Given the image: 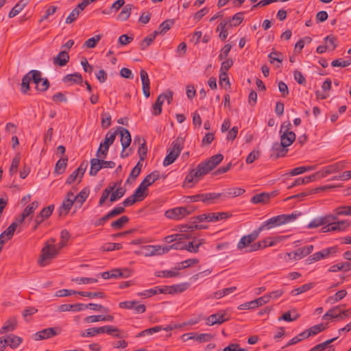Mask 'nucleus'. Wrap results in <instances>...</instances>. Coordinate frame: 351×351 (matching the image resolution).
Here are the masks:
<instances>
[{
  "label": "nucleus",
  "mask_w": 351,
  "mask_h": 351,
  "mask_svg": "<svg viewBox=\"0 0 351 351\" xmlns=\"http://www.w3.org/2000/svg\"><path fill=\"white\" fill-rule=\"evenodd\" d=\"M212 170L213 169L206 161L202 162L197 165L195 169H192L186 176L184 183L185 185H187L188 187L191 188L202 177L206 175Z\"/></svg>",
  "instance_id": "obj_1"
},
{
  "label": "nucleus",
  "mask_w": 351,
  "mask_h": 351,
  "mask_svg": "<svg viewBox=\"0 0 351 351\" xmlns=\"http://www.w3.org/2000/svg\"><path fill=\"white\" fill-rule=\"evenodd\" d=\"M182 148L183 140L182 138L178 137L172 142L171 146L167 149V155L164 159L163 165L167 167L173 163L180 156Z\"/></svg>",
  "instance_id": "obj_2"
},
{
  "label": "nucleus",
  "mask_w": 351,
  "mask_h": 351,
  "mask_svg": "<svg viewBox=\"0 0 351 351\" xmlns=\"http://www.w3.org/2000/svg\"><path fill=\"white\" fill-rule=\"evenodd\" d=\"M194 210L195 208L192 206L187 207L180 206L167 210L165 215L170 219L180 220L193 213Z\"/></svg>",
  "instance_id": "obj_3"
},
{
  "label": "nucleus",
  "mask_w": 351,
  "mask_h": 351,
  "mask_svg": "<svg viewBox=\"0 0 351 351\" xmlns=\"http://www.w3.org/2000/svg\"><path fill=\"white\" fill-rule=\"evenodd\" d=\"M58 254V250L54 245L46 243L45 246L42 249L41 255L38 263L40 266H45L47 264V261L54 258Z\"/></svg>",
  "instance_id": "obj_4"
},
{
  "label": "nucleus",
  "mask_w": 351,
  "mask_h": 351,
  "mask_svg": "<svg viewBox=\"0 0 351 351\" xmlns=\"http://www.w3.org/2000/svg\"><path fill=\"white\" fill-rule=\"evenodd\" d=\"M337 251V247H330L323 249L322 251L316 252L309 256L306 259V262L307 264H312L314 262H317L322 258L328 257L330 254H335Z\"/></svg>",
  "instance_id": "obj_5"
},
{
  "label": "nucleus",
  "mask_w": 351,
  "mask_h": 351,
  "mask_svg": "<svg viewBox=\"0 0 351 351\" xmlns=\"http://www.w3.org/2000/svg\"><path fill=\"white\" fill-rule=\"evenodd\" d=\"M221 193H201L188 197L191 202L197 201H202L207 204H213L214 200L220 197Z\"/></svg>",
  "instance_id": "obj_6"
},
{
  "label": "nucleus",
  "mask_w": 351,
  "mask_h": 351,
  "mask_svg": "<svg viewBox=\"0 0 351 351\" xmlns=\"http://www.w3.org/2000/svg\"><path fill=\"white\" fill-rule=\"evenodd\" d=\"M280 241V238L277 237L275 239H271L270 237L266 238L262 241H260L257 243H254L250 245V247L248 250H245V252H252L257 251L261 248H265L267 246H274Z\"/></svg>",
  "instance_id": "obj_7"
},
{
  "label": "nucleus",
  "mask_w": 351,
  "mask_h": 351,
  "mask_svg": "<svg viewBox=\"0 0 351 351\" xmlns=\"http://www.w3.org/2000/svg\"><path fill=\"white\" fill-rule=\"evenodd\" d=\"M260 232L256 229L252 231L250 234L247 235L243 236L239 243H237V248L239 250H242L247 247H250V244L254 241L259 236Z\"/></svg>",
  "instance_id": "obj_8"
},
{
  "label": "nucleus",
  "mask_w": 351,
  "mask_h": 351,
  "mask_svg": "<svg viewBox=\"0 0 351 351\" xmlns=\"http://www.w3.org/2000/svg\"><path fill=\"white\" fill-rule=\"evenodd\" d=\"M348 163V162L342 160L323 167L321 169L322 173H323V177L325 178L331 173L343 170L346 168Z\"/></svg>",
  "instance_id": "obj_9"
},
{
  "label": "nucleus",
  "mask_w": 351,
  "mask_h": 351,
  "mask_svg": "<svg viewBox=\"0 0 351 351\" xmlns=\"http://www.w3.org/2000/svg\"><path fill=\"white\" fill-rule=\"evenodd\" d=\"M60 332L59 328H47L40 331L36 332L34 335V339L35 341H40L42 339H46L54 336H56Z\"/></svg>",
  "instance_id": "obj_10"
},
{
  "label": "nucleus",
  "mask_w": 351,
  "mask_h": 351,
  "mask_svg": "<svg viewBox=\"0 0 351 351\" xmlns=\"http://www.w3.org/2000/svg\"><path fill=\"white\" fill-rule=\"evenodd\" d=\"M282 219L283 218L281 217V215L271 217L268 220L264 221L257 230L261 233V231H263L265 229L269 230L274 227L283 225Z\"/></svg>",
  "instance_id": "obj_11"
},
{
  "label": "nucleus",
  "mask_w": 351,
  "mask_h": 351,
  "mask_svg": "<svg viewBox=\"0 0 351 351\" xmlns=\"http://www.w3.org/2000/svg\"><path fill=\"white\" fill-rule=\"evenodd\" d=\"M267 303V297L262 296L252 301L245 302L239 306V308L241 310L252 309L258 306H263Z\"/></svg>",
  "instance_id": "obj_12"
},
{
  "label": "nucleus",
  "mask_w": 351,
  "mask_h": 351,
  "mask_svg": "<svg viewBox=\"0 0 351 351\" xmlns=\"http://www.w3.org/2000/svg\"><path fill=\"white\" fill-rule=\"evenodd\" d=\"M117 131L121 135V145L123 147V152H124L131 143V135L129 130L123 127H118Z\"/></svg>",
  "instance_id": "obj_13"
},
{
  "label": "nucleus",
  "mask_w": 351,
  "mask_h": 351,
  "mask_svg": "<svg viewBox=\"0 0 351 351\" xmlns=\"http://www.w3.org/2000/svg\"><path fill=\"white\" fill-rule=\"evenodd\" d=\"M140 77L142 82L143 93L146 98H148L150 96V82L148 74L145 70L141 69Z\"/></svg>",
  "instance_id": "obj_14"
},
{
  "label": "nucleus",
  "mask_w": 351,
  "mask_h": 351,
  "mask_svg": "<svg viewBox=\"0 0 351 351\" xmlns=\"http://www.w3.org/2000/svg\"><path fill=\"white\" fill-rule=\"evenodd\" d=\"M226 315V313H217L213 314L206 318V324L208 326H213L214 324H221L228 319V318L225 317Z\"/></svg>",
  "instance_id": "obj_15"
},
{
  "label": "nucleus",
  "mask_w": 351,
  "mask_h": 351,
  "mask_svg": "<svg viewBox=\"0 0 351 351\" xmlns=\"http://www.w3.org/2000/svg\"><path fill=\"white\" fill-rule=\"evenodd\" d=\"M121 180L117 182H111L110 183L106 188L103 191L100 197L99 201V206H101L104 205L106 199L108 198L109 195H110L111 192L114 190V189L118 186L121 185Z\"/></svg>",
  "instance_id": "obj_16"
},
{
  "label": "nucleus",
  "mask_w": 351,
  "mask_h": 351,
  "mask_svg": "<svg viewBox=\"0 0 351 351\" xmlns=\"http://www.w3.org/2000/svg\"><path fill=\"white\" fill-rule=\"evenodd\" d=\"M168 289L169 288L167 286L163 287H155L153 289L143 291V292L138 293L137 294L138 295L143 296L144 298H150L156 294L167 293Z\"/></svg>",
  "instance_id": "obj_17"
},
{
  "label": "nucleus",
  "mask_w": 351,
  "mask_h": 351,
  "mask_svg": "<svg viewBox=\"0 0 351 351\" xmlns=\"http://www.w3.org/2000/svg\"><path fill=\"white\" fill-rule=\"evenodd\" d=\"M280 142L285 145L286 147L290 146L295 140V134L293 132L280 131Z\"/></svg>",
  "instance_id": "obj_18"
},
{
  "label": "nucleus",
  "mask_w": 351,
  "mask_h": 351,
  "mask_svg": "<svg viewBox=\"0 0 351 351\" xmlns=\"http://www.w3.org/2000/svg\"><path fill=\"white\" fill-rule=\"evenodd\" d=\"M69 61V55L65 50L60 51L56 57L53 58V62L55 65L60 66H65Z\"/></svg>",
  "instance_id": "obj_19"
},
{
  "label": "nucleus",
  "mask_w": 351,
  "mask_h": 351,
  "mask_svg": "<svg viewBox=\"0 0 351 351\" xmlns=\"http://www.w3.org/2000/svg\"><path fill=\"white\" fill-rule=\"evenodd\" d=\"M63 82L72 85L73 84H81L83 82L82 76L80 73H74L65 75L62 79Z\"/></svg>",
  "instance_id": "obj_20"
},
{
  "label": "nucleus",
  "mask_w": 351,
  "mask_h": 351,
  "mask_svg": "<svg viewBox=\"0 0 351 351\" xmlns=\"http://www.w3.org/2000/svg\"><path fill=\"white\" fill-rule=\"evenodd\" d=\"M313 248L314 246L313 245L298 248L294 252V261L300 260L302 258L310 254L313 250Z\"/></svg>",
  "instance_id": "obj_21"
},
{
  "label": "nucleus",
  "mask_w": 351,
  "mask_h": 351,
  "mask_svg": "<svg viewBox=\"0 0 351 351\" xmlns=\"http://www.w3.org/2000/svg\"><path fill=\"white\" fill-rule=\"evenodd\" d=\"M84 309V304H61L58 306V311L60 312H66V311H81Z\"/></svg>",
  "instance_id": "obj_22"
},
{
  "label": "nucleus",
  "mask_w": 351,
  "mask_h": 351,
  "mask_svg": "<svg viewBox=\"0 0 351 351\" xmlns=\"http://www.w3.org/2000/svg\"><path fill=\"white\" fill-rule=\"evenodd\" d=\"M29 0H20L10 11L8 14L9 18H13L29 3Z\"/></svg>",
  "instance_id": "obj_23"
},
{
  "label": "nucleus",
  "mask_w": 351,
  "mask_h": 351,
  "mask_svg": "<svg viewBox=\"0 0 351 351\" xmlns=\"http://www.w3.org/2000/svg\"><path fill=\"white\" fill-rule=\"evenodd\" d=\"M323 319H337L342 320V317L339 313V306H336L329 309L322 317Z\"/></svg>",
  "instance_id": "obj_24"
},
{
  "label": "nucleus",
  "mask_w": 351,
  "mask_h": 351,
  "mask_svg": "<svg viewBox=\"0 0 351 351\" xmlns=\"http://www.w3.org/2000/svg\"><path fill=\"white\" fill-rule=\"evenodd\" d=\"M16 325L17 322L14 318L9 319L4 323L3 326L0 329V334H5L14 331L16 327Z\"/></svg>",
  "instance_id": "obj_25"
},
{
  "label": "nucleus",
  "mask_w": 351,
  "mask_h": 351,
  "mask_svg": "<svg viewBox=\"0 0 351 351\" xmlns=\"http://www.w3.org/2000/svg\"><path fill=\"white\" fill-rule=\"evenodd\" d=\"M121 185H118L114 190H113L110 196V202H114L121 199L125 193L126 189L123 187H121Z\"/></svg>",
  "instance_id": "obj_26"
},
{
  "label": "nucleus",
  "mask_w": 351,
  "mask_h": 351,
  "mask_svg": "<svg viewBox=\"0 0 351 351\" xmlns=\"http://www.w3.org/2000/svg\"><path fill=\"white\" fill-rule=\"evenodd\" d=\"M90 169L89 171V174L92 176H95L99 171L102 169V165L101 163V159L99 158H92L90 160Z\"/></svg>",
  "instance_id": "obj_27"
},
{
  "label": "nucleus",
  "mask_w": 351,
  "mask_h": 351,
  "mask_svg": "<svg viewBox=\"0 0 351 351\" xmlns=\"http://www.w3.org/2000/svg\"><path fill=\"white\" fill-rule=\"evenodd\" d=\"M16 227H17V223L12 222L8 227V228L0 234V237L3 238L7 241L11 239L14 235V233L16 230Z\"/></svg>",
  "instance_id": "obj_28"
},
{
  "label": "nucleus",
  "mask_w": 351,
  "mask_h": 351,
  "mask_svg": "<svg viewBox=\"0 0 351 351\" xmlns=\"http://www.w3.org/2000/svg\"><path fill=\"white\" fill-rule=\"evenodd\" d=\"M67 161V156L62 157L58 160L55 166L54 173L56 174L63 173L66 168Z\"/></svg>",
  "instance_id": "obj_29"
},
{
  "label": "nucleus",
  "mask_w": 351,
  "mask_h": 351,
  "mask_svg": "<svg viewBox=\"0 0 351 351\" xmlns=\"http://www.w3.org/2000/svg\"><path fill=\"white\" fill-rule=\"evenodd\" d=\"M270 199V195L267 193H261L254 195L250 202L253 204H265Z\"/></svg>",
  "instance_id": "obj_30"
},
{
  "label": "nucleus",
  "mask_w": 351,
  "mask_h": 351,
  "mask_svg": "<svg viewBox=\"0 0 351 351\" xmlns=\"http://www.w3.org/2000/svg\"><path fill=\"white\" fill-rule=\"evenodd\" d=\"M149 256L162 255L168 252V249L166 246L161 247L160 245H150L149 246Z\"/></svg>",
  "instance_id": "obj_31"
},
{
  "label": "nucleus",
  "mask_w": 351,
  "mask_h": 351,
  "mask_svg": "<svg viewBox=\"0 0 351 351\" xmlns=\"http://www.w3.org/2000/svg\"><path fill=\"white\" fill-rule=\"evenodd\" d=\"M6 338H8V346L12 349L18 348L23 341L21 337L13 334L6 336Z\"/></svg>",
  "instance_id": "obj_32"
},
{
  "label": "nucleus",
  "mask_w": 351,
  "mask_h": 351,
  "mask_svg": "<svg viewBox=\"0 0 351 351\" xmlns=\"http://www.w3.org/2000/svg\"><path fill=\"white\" fill-rule=\"evenodd\" d=\"M347 295V291L345 289L338 291L335 294L328 297L326 299V302L331 304H335L339 300H342Z\"/></svg>",
  "instance_id": "obj_33"
},
{
  "label": "nucleus",
  "mask_w": 351,
  "mask_h": 351,
  "mask_svg": "<svg viewBox=\"0 0 351 351\" xmlns=\"http://www.w3.org/2000/svg\"><path fill=\"white\" fill-rule=\"evenodd\" d=\"M90 193V190L88 187L84 188L74 198L76 204H79V206H81L87 199Z\"/></svg>",
  "instance_id": "obj_34"
},
{
  "label": "nucleus",
  "mask_w": 351,
  "mask_h": 351,
  "mask_svg": "<svg viewBox=\"0 0 351 351\" xmlns=\"http://www.w3.org/2000/svg\"><path fill=\"white\" fill-rule=\"evenodd\" d=\"M132 195L138 201L141 202L147 196L148 193L145 186L139 184Z\"/></svg>",
  "instance_id": "obj_35"
},
{
  "label": "nucleus",
  "mask_w": 351,
  "mask_h": 351,
  "mask_svg": "<svg viewBox=\"0 0 351 351\" xmlns=\"http://www.w3.org/2000/svg\"><path fill=\"white\" fill-rule=\"evenodd\" d=\"M286 148L287 147H285V145H283L281 142L274 143L272 145V149L277 152L276 158L284 156L288 151Z\"/></svg>",
  "instance_id": "obj_36"
},
{
  "label": "nucleus",
  "mask_w": 351,
  "mask_h": 351,
  "mask_svg": "<svg viewBox=\"0 0 351 351\" xmlns=\"http://www.w3.org/2000/svg\"><path fill=\"white\" fill-rule=\"evenodd\" d=\"M208 214V221H218L221 219H227L231 216L226 212L221 213H210Z\"/></svg>",
  "instance_id": "obj_37"
},
{
  "label": "nucleus",
  "mask_w": 351,
  "mask_h": 351,
  "mask_svg": "<svg viewBox=\"0 0 351 351\" xmlns=\"http://www.w3.org/2000/svg\"><path fill=\"white\" fill-rule=\"evenodd\" d=\"M104 333V330L101 327H93L90 328H88L84 331H82L80 334L82 337H94L97 335Z\"/></svg>",
  "instance_id": "obj_38"
},
{
  "label": "nucleus",
  "mask_w": 351,
  "mask_h": 351,
  "mask_svg": "<svg viewBox=\"0 0 351 351\" xmlns=\"http://www.w3.org/2000/svg\"><path fill=\"white\" fill-rule=\"evenodd\" d=\"M191 336L188 339H195L200 343L208 342L213 339V335L208 333H202L200 335H196L195 333H191Z\"/></svg>",
  "instance_id": "obj_39"
},
{
  "label": "nucleus",
  "mask_w": 351,
  "mask_h": 351,
  "mask_svg": "<svg viewBox=\"0 0 351 351\" xmlns=\"http://www.w3.org/2000/svg\"><path fill=\"white\" fill-rule=\"evenodd\" d=\"M163 103L162 97L158 95L155 103L152 106V114L154 116H158L162 113V106Z\"/></svg>",
  "instance_id": "obj_40"
},
{
  "label": "nucleus",
  "mask_w": 351,
  "mask_h": 351,
  "mask_svg": "<svg viewBox=\"0 0 351 351\" xmlns=\"http://www.w3.org/2000/svg\"><path fill=\"white\" fill-rule=\"evenodd\" d=\"M31 81V77L28 72L23 77L22 82L21 84V90L23 94H27V92L29 90V83Z\"/></svg>",
  "instance_id": "obj_41"
},
{
  "label": "nucleus",
  "mask_w": 351,
  "mask_h": 351,
  "mask_svg": "<svg viewBox=\"0 0 351 351\" xmlns=\"http://www.w3.org/2000/svg\"><path fill=\"white\" fill-rule=\"evenodd\" d=\"M174 24V21L173 19H167L164 21L158 27V32L159 34H165Z\"/></svg>",
  "instance_id": "obj_42"
},
{
  "label": "nucleus",
  "mask_w": 351,
  "mask_h": 351,
  "mask_svg": "<svg viewBox=\"0 0 351 351\" xmlns=\"http://www.w3.org/2000/svg\"><path fill=\"white\" fill-rule=\"evenodd\" d=\"M223 156L221 154L214 155L210 158L209 160L206 162L208 164L212 169H215L223 160Z\"/></svg>",
  "instance_id": "obj_43"
},
{
  "label": "nucleus",
  "mask_w": 351,
  "mask_h": 351,
  "mask_svg": "<svg viewBox=\"0 0 351 351\" xmlns=\"http://www.w3.org/2000/svg\"><path fill=\"white\" fill-rule=\"evenodd\" d=\"M53 209V204L49 205L48 206L43 208L40 213L37 215V216L44 221L45 219H48L51 216Z\"/></svg>",
  "instance_id": "obj_44"
},
{
  "label": "nucleus",
  "mask_w": 351,
  "mask_h": 351,
  "mask_svg": "<svg viewBox=\"0 0 351 351\" xmlns=\"http://www.w3.org/2000/svg\"><path fill=\"white\" fill-rule=\"evenodd\" d=\"M129 221V217L123 215L116 221L111 223V227L113 229L119 230L121 229L123 225Z\"/></svg>",
  "instance_id": "obj_45"
},
{
  "label": "nucleus",
  "mask_w": 351,
  "mask_h": 351,
  "mask_svg": "<svg viewBox=\"0 0 351 351\" xmlns=\"http://www.w3.org/2000/svg\"><path fill=\"white\" fill-rule=\"evenodd\" d=\"M132 5L127 4L123 6L121 12L118 15V19L121 21H126L130 17L131 14Z\"/></svg>",
  "instance_id": "obj_46"
},
{
  "label": "nucleus",
  "mask_w": 351,
  "mask_h": 351,
  "mask_svg": "<svg viewBox=\"0 0 351 351\" xmlns=\"http://www.w3.org/2000/svg\"><path fill=\"white\" fill-rule=\"evenodd\" d=\"M116 135L117 132H112L110 130L108 131L105 136L104 141L101 143V144L109 148L110 146L114 143Z\"/></svg>",
  "instance_id": "obj_47"
},
{
  "label": "nucleus",
  "mask_w": 351,
  "mask_h": 351,
  "mask_svg": "<svg viewBox=\"0 0 351 351\" xmlns=\"http://www.w3.org/2000/svg\"><path fill=\"white\" fill-rule=\"evenodd\" d=\"M78 295L90 298H105L106 294L103 291L90 292V291H79Z\"/></svg>",
  "instance_id": "obj_48"
},
{
  "label": "nucleus",
  "mask_w": 351,
  "mask_h": 351,
  "mask_svg": "<svg viewBox=\"0 0 351 351\" xmlns=\"http://www.w3.org/2000/svg\"><path fill=\"white\" fill-rule=\"evenodd\" d=\"M162 330V326H156L146 330H144L141 331V332L138 333L136 335V337H141L146 335H153L155 332H160Z\"/></svg>",
  "instance_id": "obj_49"
},
{
  "label": "nucleus",
  "mask_w": 351,
  "mask_h": 351,
  "mask_svg": "<svg viewBox=\"0 0 351 351\" xmlns=\"http://www.w3.org/2000/svg\"><path fill=\"white\" fill-rule=\"evenodd\" d=\"M349 267V262H343L341 263H337L332 265L328 271L330 272H337L338 271H348V267Z\"/></svg>",
  "instance_id": "obj_50"
},
{
  "label": "nucleus",
  "mask_w": 351,
  "mask_h": 351,
  "mask_svg": "<svg viewBox=\"0 0 351 351\" xmlns=\"http://www.w3.org/2000/svg\"><path fill=\"white\" fill-rule=\"evenodd\" d=\"M31 80L36 84V86H39V83L41 82L43 78L41 77L42 73L38 70H31L29 71Z\"/></svg>",
  "instance_id": "obj_51"
},
{
  "label": "nucleus",
  "mask_w": 351,
  "mask_h": 351,
  "mask_svg": "<svg viewBox=\"0 0 351 351\" xmlns=\"http://www.w3.org/2000/svg\"><path fill=\"white\" fill-rule=\"evenodd\" d=\"M101 328L104 330V332H106L107 334L112 335L114 337H121V336L119 333V330L117 327L112 326H101Z\"/></svg>",
  "instance_id": "obj_52"
},
{
  "label": "nucleus",
  "mask_w": 351,
  "mask_h": 351,
  "mask_svg": "<svg viewBox=\"0 0 351 351\" xmlns=\"http://www.w3.org/2000/svg\"><path fill=\"white\" fill-rule=\"evenodd\" d=\"M199 261L196 258L187 259L186 261L179 263L178 265L175 267V269L177 270L185 269L186 267H189L191 265L197 263Z\"/></svg>",
  "instance_id": "obj_53"
},
{
  "label": "nucleus",
  "mask_w": 351,
  "mask_h": 351,
  "mask_svg": "<svg viewBox=\"0 0 351 351\" xmlns=\"http://www.w3.org/2000/svg\"><path fill=\"white\" fill-rule=\"evenodd\" d=\"M111 115L109 112L101 113V125L102 128L107 129L111 125Z\"/></svg>",
  "instance_id": "obj_54"
},
{
  "label": "nucleus",
  "mask_w": 351,
  "mask_h": 351,
  "mask_svg": "<svg viewBox=\"0 0 351 351\" xmlns=\"http://www.w3.org/2000/svg\"><path fill=\"white\" fill-rule=\"evenodd\" d=\"M313 283H307V284L302 285L300 287L294 289L293 290L291 291V293L293 295H298L300 293H304L306 291L311 289V288H313Z\"/></svg>",
  "instance_id": "obj_55"
},
{
  "label": "nucleus",
  "mask_w": 351,
  "mask_h": 351,
  "mask_svg": "<svg viewBox=\"0 0 351 351\" xmlns=\"http://www.w3.org/2000/svg\"><path fill=\"white\" fill-rule=\"evenodd\" d=\"M293 311L294 315L293 317H291V311H289L283 313L281 317H279L278 321L284 320L286 322H292L298 319L300 317V315L297 313L295 310Z\"/></svg>",
  "instance_id": "obj_56"
},
{
  "label": "nucleus",
  "mask_w": 351,
  "mask_h": 351,
  "mask_svg": "<svg viewBox=\"0 0 351 351\" xmlns=\"http://www.w3.org/2000/svg\"><path fill=\"white\" fill-rule=\"evenodd\" d=\"M326 328L327 324L324 325L323 324H319L308 328V331L310 334V336H314L318 334L319 332L324 330Z\"/></svg>",
  "instance_id": "obj_57"
},
{
  "label": "nucleus",
  "mask_w": 351,
  "mask_h": 351,
  "mask_svg": "<svg viewBox=\"0 0 351 351\" xmlns=\"http://www.w3.org/2000/svg\"><path fill=\"white\" fill-rule=\"evenodd\" d=\"M335 213L337 215H347L351 216V205L350 206H342L337 208L334 210Z\"/></svg>",
  "instance_id": "obj_58"
},
{
  "label": "nucleus",
  "mask_w": 351,
  "mask_h": 351,
  "mask_svg": "<svg viewBox=\"0 0 351 351\" xmlns=\"http://www.w3.org/2000/svg\"><path fill=\"white\" fill-rule=\"evenodd\" d=\"M268 58H269L270 63H274V61H277L280 63H281L283 60V55L281 52L273 51H271L269 56Z\"/></svg>",
  "instance_id": "obj_59"
},
{
  "label": "nucleus",
  "mask_w": 351,
  "mask_h": 351,
  "mask_svg": "<svg viewBox=\"0 0 351 351\" xmlns=\"http://www.w3.org/2000/svg\"><path fill=\"white\" fill-rule=\"evenodd\" d=\"M338 216L339 215L335 213L320 217L321 220L322 221V226L331 224L334 221L337 219Z\"/></svg>",
  "instance_id": "obj_60"
},
{
  "label": "nucleus",
  "mask_w": 351,
  "mask_h": 351,
  "mask_svg": "<svg viewBox=\"0 0 351 351\" xmlns=\"http://www.w3.org/2000/svg\"><path fill=\"white\" fill-rule=\"evenodd\" d=\"M217 32H219V37L221 40H224L228 37V30L227 27H225V23H219Z\"/></svg>",
  "instance_id": "obj_61"
},
{
  "label": "nucleus",
  "mask_w": 351,
  "mask_h": 351,
  "mask_svg": "<svg viewBox=\"0 0 351 351\" xmlns=\"http://www.w3.org/2000/svg\"><path fill=\"white\" fill-rule=\"evenodd\" d=\"M147 148L146 145V141L143 139V143L141 144L138 149L139 158L141 160H144L147 156Z\"/></svg>",
  "instance_id": "obj_62"
},
{
  "label": "nucleus",
  "mask_w": 351,
  "mask_h": 351,
  "mask_svg": "<svg viewBox=\"0 0 351 351\" xmlns=\"http://www.w3.org/2000/svg\"><path fill=\"white\" fill-rule=\"evenodd\" d=\"M101 38V35H96L95 37L90 38L84 43V46L88 48H94Z\"/></svg>",
  "instance_id": "obj_63"
},
{
  "label": "nucleus",
  "mask_w": 351,
  "mask_h": 351,
  "mask_svg": "<svg viewBox=\"0 0 351 351\" xmlns=\"http://www.w3.org/2000/svg\"><path fill=\"white\" fill-rule=\"evenodd\" d=\"M231 48H232V45L230 44L225 45L220 50V53H219V55L218 57L219 60H223L226 59L228 57Z\"/></svg>",
  "instance_id": "obj_64"
}]
</instances>
